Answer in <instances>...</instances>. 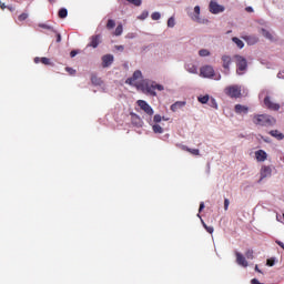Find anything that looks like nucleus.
Wrapping results in <instances>:
<instances>
[{
    "instance_id": "20",
    "label": "nucleus",
    "mask_w": 284,
    "mask_h": 284,
    "mask_svg": "<svg viewBox=\"0 0 284 284\" xmlns=\"http://www.w3.org/2000/svg\"><path fill=\"white\" fill-rule=\"evenodd\" d=\"M182 150L190 153L193 156H199L200 155L199 149H191V148H187V146L183 145Z\"/></svg>"
},
{
    "instance_id": "22",
    "label": "nucleus",
    "mask_w": 284,
    "mask_h": 284,
    "mask_svg": "<svg viewBox=\"0 0 284 284\" xmlns=\"http://www.w3.org/2000/svg\"><path fill=\"white\" fill-rule=\"evenodd\" d=\"M151 131H153L154 134H162V133H164V129H162V126L159 125V124L151 125Z\"/></svg>"
},
{
    "instance_id": "23",
    "label": "nucleus",
    "mask_w": 284,
    "mask_h": 284,
    "mask_svg": "<svg viewBox=\"0 0 284 284\" xmlns=\"http://www.w3.org/2000/svg\"><path fill=\"white\" fill-rule=\"evenodd\" d=\"M211 100H214L213 98H209V95H201L199 97V103L206 104L210 103Z\"/></svg>"
},
{
    "instance_id": "56",
    "label": "nucleus",
    "mask_w": 284,
    "mask_h": 284,
    "mask_svg": "<svg viewBox=\"0 0 284 284\" xmlns=\"http://www.w3.org/2000/svg\"><path fill=\"white\" fill-rule=\"evenodd\" d=\"M214 80H216V81H217V80H219V75H217Z\"/></svg>"
},
{
    "instance_id": "24",
    "label": "nucleus",
    "mask_w": 284,
    "mask_h": 284,
    "mask_svg": "<svg viewBox=\"0 0 284 284\" xmlns=\"http://www.w3.org/2000/svg\"><path fill=\"white\" fill-rule=\"evenodd\" d=\"M193 12L195 13V16H193V21H199V14L201 13V8L199 6H195L193 8Z\"/></svg>"
},
{
    "instance_id": "54",
    "label": "nucleus",
    "mask_w": 284,
    "mask_h": 284,
    "mask_svg": "<svg viewBox=\"0 0 284 284\" xmlns=\"http://www.w3.org/2000/svg\"><path fill=\"white\" fill-rule=\"evenodd\" d=\"M256 272L261 273V270L258 268V266H256Z\"/></svg>"
},
{
    "instance_id": "8",
    "label": "nucleus",
    "mask_w": 284,
    "mask_h": 284,
    "mask_svg": "<svg viewBox=\"0 0 284 284\" xmlns=\"http://www.w3.org/2000/svg\"><path fill=\"white\" fill-rule=\"evenodd\" d=\"M264 106L268 111H280V104L272 102V99H270L268 97L264 98Z\"/></svg>"
},
{
    "instance_id": "29",
    "label": "nucleus",
    "mask_w": 284,
    "mask_h": 284,
    "mask_svg": "<svg viewBox=\"0 0 284 284\" xmlns=\"http://www.w3.org/2000/svg\"><path fill=\"white\" fill-rule=\"evenodd\" d=\"M162 16L159 14V12H154V13H151V20L153 21H159V19H161Z\"/></svg>"
},
{
    "instance_id": "41",
    "label": "nucleus",
    "mask_w": 284,
    "mask_h": 284,
    "mask_svg": "<svg viewBox=\"0 0 284 284\" xmlns=\"http://www.w3.org/2000/svg\"><path fill=\"white\" fill-rule=\"evenodd\" d=\"M168 27H169V28H173V27H174V18H170V19L168 20Z\"/></svg>"
},
{
    "instance_id": "28",
    "label": "nucleus",
    "mask_w": 284,
    "mask_h": 284,
    "mask_svg": "<svg viewBox=\"0 0 284 284\" xmlns=\"http://www.w3.org/2000/svg\"><path fill=\"white\" fill-rule=\"evenodd\" d=\"M122 36V24H118L116 28H114V37Z\"/></svg>"
},
{
    "instance_id": "10",
    "label": "nucleus",
    "mask_w": 284,
    "mask_h": 284,
    "mask_svg": "<svg viewBox=\"0 0 284 284\" xmlns=\"http://www.w3.org/2000/svg\"><path fill=\"white\" fill-rule=\"evenodd\" d=\"M247 260L246 257L243 256V254L239 253V252H235V263L237 265H241V267H247Z\"/></svg>"
},
{
    "instance_id": "11",
    "label": "nucleus",
    "mask_w": 284,
    "mask_h": 284,
    "mask_svg": "<svg viewBox=\"0 0 284 284\" xmlns=\"http://www.w3.org/2000/svg\"><path fill=\"white\" fill-rule=\"evenodd\" d=\"M101 43V36H91L90 42L87 47L97 49L99 44Z\"/></svg>"
},
{
    "instance_id": "17",
    "label": "nucleus",
    "mask_w": 284,
    "mask_h": 284,
    "mask_svg": "<svg viewBox=\"0 0 284 284\" xmlns=\"http://www.w3.org/2000/svg\"><path fill=\"white\" fill-rule=\"evenodd\" d=\"M268 135H271L274 139H277V141L284 140V134L280 133L277 130L268 131Z\"/></svg>"
},
{
    "instance_id": "19",
    "label": "nucleus",
    "mask_w": 284,
    "mask_h": 284,
    "mask_svg": "<svg viewBox=\"0 0 284 284\" xmlns=\"http://www.w3.org/2000/svg\"><path fill=\"white\" fill-rule=\"evenodd\" d=\"M235 114H247V106L235 104Z\"/></svg>"
},
{
    "instance_id": "50",
    "label": "nucleus",
    "mask_w": 284,
    "mask_h": 284,
    "mask_svg": "<svg viewBox=\"0 0 284 284\" xmlns=\"http://www.w3.org/2000/svg\"><path fill=\"white\" fill-rule=\"evenodd\" d=\"M245 12H248V13L253 12V8L246 7V8H245Z\"/></svg>"
},
{
    "instance_id": "18",
    "label": "nucleus",
    "mask_w": 284,
    "mask_h": 284,
    "mask_svg": "<svg viewBox=\"0 0 284 284\" xmlns=\"http://www.w3.org/2000/svg\"><path fill=\"white\" fill-rule=\"evenodd\" d=\"M255 155H256V161L257 162L266 161V152L264 150L256 151Z\"/></svg>"
},
{
    "instance_id": "3",
    "label": "nucleus",
    "mask_w": 284,
    "mask_h": 284,
    "mask_svg": "<svg viewBox=\"0 0 284 284\" xmlns=\"http://www.w3.org/2000/svg\"><path fill=\"white\" fill-rule=\"evenodd\" d=\"M224 94H226L230 99H240V87L230 85L224 88Z\"/></svg>"
},
{
    "instance_id": "21",
    "label": "nucleus",
    "mask_w": 284,
    "mask_h": 284,
    "mask_svg": "<svg viewBox=\"0 0 284 284\" xmlns=\"http://www.w3.org/2000/svg\"><path fill=\"white\" fill-rule=\"evenodd\" d=\"M261 36H263L268 41H274V37L272 36V33L265 29H261Z\"/></svg>"
},
{
    "instance_id": "36",
    "label": "nucleus",
    "mask_w": 284,
    "mask_h": 284,
    "mask_svg": "<svg viewBox=\"0 0 284 284\" xmlns=\"http://www.w3.org/2000/svg\"><path fill=\"white\" fill-rule=\"evenodd\" d=\"M39 28L44 29V30H49V31H51V32H54V30L52 29V27H49V26H47V24H39Z\"/></svg>"
},
{
    "instance_id": "39",
    "label": "nucleus",
    "mask_w": 284,
    "mask_h": 284,
    "mask_svg": "<svg viewBox=\"0 0 284 284\" xmlns=\"http://www.w3.org/2000/svg\"><path fill=\"white\" fill-rule=\"evenodd\" d=\"M148 17H149V12L143 11V12L141 13V16L139 17V19H140V20H145V18H148Z\"/></svg>"
},
{
    "instance_id": "38",
    "label": "nucleus",
    "mask_w": 284,
    "mask_h": 284,
    "mask_svg": "<svg viewBox=\"0 0 284 284\" xmlns=\"http://www.w3.org/2000/svg\"><path fill=\"white\" fill-rule=\"evenodd\" d=\"M163 120H162V115H154V123H161Z\"/></svg>"
},
{
    "instance_id": "45",
    "label": "nucleus",
    "mask_w": 284,
    "mask_h": 284,
    "mask_svg": "<svg viewBox=\"0 0 284 284\" xmlns=\"http://www.w3.org/2000/svg\"><path fill=\"white\" fill-rule=\"evenodd\" d=\"M114 50L122 52L123 50H125V48L122 45H114Z\"/></svg>"
},
{
    "instance_id": "49",
    "label": "nucleus",
    "mask_w": 284,
    "mask_h": 284,
    "mask_svg": "<svg viewBox=\"0 0 284 284\" xmlns=\"http://www.w3.org/2000/svg\"><path fill=\"white\" fill-rule=\"evenodd\" d=\"M251 284H261V282H258V280H256V278H253V280H251Z\"/></svg>"
},
{
    "instance_id": "1",
    "label": "nucleus",
    "mask_w": 284,
    "mask_h": 284,
    "mask_svg": "<svg viewBox=\"0 0 284 284\" xmlns=\"http://www.w3.org/2000/svg\"><path fill=\"white\" fill-rule=\"evenodd\" d=\"M142 79V74L141 71L136 70L133 72V77L128 78L125 80V84L128 85H133L138 89H141V91L149 93L151 97H156V92L155 91H164V87H162L161 84L158 83H138L135 81L141 80Z\"/></svg>"
},
{
    "instance_id": "53",
    "label": "nucleus",
    "mask_w": 284,
    "mask_h": 284,
    "mask_svg": "<svg viewBox=\"0 0 284 284\" xmlns=\"http://www.w3.org/2000/svg\"><path fill=\"white\" fill-rule=\"evenodd\" d=\"M4 9L10 10L11 12L14 10V9H12V7H7V8H4Z\"/></svg>"
},
{
    "instance_id": "37",
    "label": "nucleus",
    "mask_w": 284,
    "mask_h": 284,
    "mask_svg": "<svg viewBox=\"0 0 284 284\" xmlns=\"http://www.w3.org/2000/svg\"><path fill=\"white\" fill-rule=\"evenodd\" d=\"M91 83L99 85V78H97V75H91Z\"/></svg>"
},
{
    "instance_id": "55",
    "label": "nucleus",
    "mask_w": 284,
    "mask_h": 284,
    "mask_svg": "<svg viewBox=\"0 0 284 284\" xmlns=\"http://www.w3.org/2000/svg\"><path fill=\"white\" fill-rule=\"evenodd\" d=\"M162 121H166V118L162 116Z\"/></svg>"
},
{
    "instance_id": "13",
    "label": "nucleus",
    "mask_w": 284,
    "mask_h": 284,
    "mask_svg": "<svg viewBox=\"0 0 284 284\" xmlns=\"http://www.w3.org/2000/svg\"><path fill=\"white\" fill-rule=\"evenodd\" d=\"M243 40L245 43H248V45H254L258 43V38L256 36H245L243 37Z\"/></svg>"
},
{
    "instance_id": "30",
    "label": "nucleus",
    "mask_w": 284,
    "mask_h": 284,
    "mask_svg": "<svg viewBox=\"0 0 284 284\" xmlns=\"http://www.w3.org/2000/svg\"><path fill=\"white\" fill-rule=\"evenodd\" d=\"M114 29V20H106V30Z\"/></svg>"
},
{
    "instance_id": "9",
    "label": "nucleus",
    "mask_w": 284,
    "mask_h": 284,
    "mask_svg": "<svg viewBox=\"0 0 284 284\" xmlns=\"http://www.w3.org/2000/svg\"><path fill=\"white\" fill-rule=\"evenodd\" d=\"M201 77L210 79L214 77V68H211L210 65L201 67Z\"/></svg>"
},
{
    "instance_id": "47",
    "label": "nucleus",
    "mask_w": 284,
    "mask_h": 284,
    "mask_svg": "<svg viewBox=\"0 0 284 284\" xmlns=\"http://www.w3.org/2000/svg\"><path fill=\"white\" fill-rule=\"evenodd\" d=\"M275 244L280 245V247L284 251V243L280 242V241H275Z\"/></svg>"
},
{
    "instance_id": "7",
    "label": "nucleus",
    "mask_w": 284,
    "mask_h": 284,
    "mask_svg": "<svg viewBox=\"0 0 284 284\" xmlns=\"http://www.w3.org/2000/svg\"><path fill=\"white\" fill-rule=\"evenodd\" d=\"M258 175H260L258 182L264 181V179L272 176V168L266 165L261 166Z\"/></svg>"
},
{
    "instance_id": "32",
    "label": "nucleus",
    "mask_w": 284,
    "mask_h": 284,
    "mask_svg": "<svg viewBox=\"0 0 284 284\" xmlns=\"http://www.w3.org/2000/svg\"><path fill=\"white\" fill-rule=\"evenodd\" d=\"M244 258L253 260V251L248 250L245 251V256L243 255Z\"/></svg>"
},
{
    "instance_id": "15",
    "label": "nucleus",
    "mask_w": 284,
    "mask_h": 284,
    "mask_svg": "<svg viewBox=\"0 0 284 284\" xmlns=\"http://www.w3.org/2000/svg\"><path fill=\"white\" fill-rule=\"evenodd\" d=\"M33 63L36 64H44V65H51L52 62L49 61V58H33Z\"/></svg>"
},
{
    "instance_id": "2",
    "label": "nucleus",
    "mask_w": 284,
    "mask_h": 284,
    "mask_svg": "<svg viewBox=\"0 0 284 284\" xmlns=\"http://www.w3.org/2000/svg\"><path fill=\"white\" fill-rule=\"evenodd\" d=\"M251 118L253 125L261 128H272L275 123L274 118L268 114H253Z\"/></svg>"
},
{
    "instance_id": "16",
    "label": "nucleus",
    "mask_w": 284,
    "mask_h": 284,
    "mask_svg": "<svg viewBox=\"0 0 284 284\" xmlns=\"http://www.w3.org/2000/svg\"><path fill=\"white\" fill-rule=\"evenodd\" d=\"M232 62L230 55H222V68H224V70H229L230 69V63Z\"/></svg>"
},
{
    "instance_id": "51",
    "label": "nucleus",
    "mask_w": 284,
    "mask_h": 284,
    "mask_svg": "<svg viewBox=\"0 0 284 284\" xmlns=\"http://www.w3.org/2000/svg\"><path fill=\"white\" fill-rule=\"evenodd\" d=\"M55 40H58V43H60V41L62 40L60 33H58V38H55Z\"/></svg>"
},
{
    "instance_id": "58",
    "label": "nucleus",
    "mask_w": 284,
    "mask_h": 284,
    "mask_svg": "<svg viewBox=\"0 0 284 284\" xmlns=\"http://www.w3.org/2000/svg\"><path fill=\"white\" fill-rule=\"evenodd\" d=\"M54 0H49V2H53Z\"/></svg>"
},
{
    "instance_id": "46",
    "label": "nucleus",
    "mask_w": 284,
    "mask_h": 284,
    "mask_svg": "<svg viewBox=\"0 0 284 284\" xmlns=\"http://www.w3.org/2000/svg\"><path fill=\"white\" fill-rule=\"evenodd\" d=\"M203 209H205V205H203V202H201V204H199V213H201Z\"/></svg>"
},
{
    "instance_id": "25",
    "label": "nucleus",
    "mask_w": 284,
    "mask_h": 284,
    "mask_svg": "<svg viewBox=\"0 0 284 284\" xmlns=\"http://www.w3.org/2000/svg\"><path fill=\"white\" fill-rule=\"evenodd\" d=\"M186 71H187V73H191V74L199 73V69H196L195 65H193V64L187 65Z\"/></svg>"
},
{
    "instance_id": "48",
    "label": "nucleus",
    "mask_w": 284,
    "mask_h": 284,
    "mask_svg": "<svg viewBox=\"0 0 284 284\" xmlns=\"http://www.w3.org/2000/svg\"><path fill=\"white\" fill-rule=\"evenodd\" d=\"M77 54H78L77 51H70V58H75Z\"/></svg>"
},
{
    "instance_id": "5",
    "label": "nucleus",
    "mask_w": 284,
    "mask_h": 284,
    "mask_svg": "<svg viewBox=\"0 0 284 284\" xmlns=\"http://www.w3.org/2000/svg\"><path fill=\"white\" fill-rule=\"evenodd\" d=\"M209 12L212 14H219L224 12V7L216 3V1L212 0L209 2Z\"/></svg>"
},
{
    "instance_id": "43",
    "label": "nucleus",
    "mask_w": 284,
    "mask_h": 284,
    "mask_svg": "<svg viewBox=\"0 0 284 284\" xmlns=\"http://www.w3.org/2000/svg\"><path fill=\"white\" fill-rule=\"evenodd\" d=\"M204 229L206 230V232H207L209 234L214 233V227L206 226V224H204Z\"/></svg>"
},
{
    "instance_id": "31",
    "label": "nucleus",
    "mask_w": 284,
    "mask_h": 284,
    "mask_svg": "<svg viewBox=\"0 0 284 284\" xmlns=\"http://www.w3.org/2000/svg\"><path fill=\"white\" fill-rule=\"evenodd\" d=\"M128 3H131L132 6L135 7H141V0H125Z\"/></svg>"
},
{
    "instance_id": "12",
    "label": "nucleus",
    "mask_w": 284,
    "mask_h": 284,
    "mask_svg": "<svg viewBox=\"0 0 284 284\" xmlns=\"http://www.w3.org/2000/svg\"><path fill=\"white\" fill-rule=\"evenodd\" d=\"M113 61L114 58L112 57V54L102 55V68H110Z\"/></svg>"
},
{
    "instance_id": "57",
    "label": "nucleus",
    "mask_w": 284,
    "mask_h": 284,
    "mask_svg": "<svg viewBox=\"0 0 284 284\" xmlns=\"http://www.w3.org/2000/svg\"><path fill=\"white\" fill-rule=\"evenodd\" d=\"M282 219H284V213H282Z\"/></svg>"
},
{
    "instance_id": "6",
    "label": "nucleus",
    "mask_w": 284,
    "mask_h": 284,
    "mask_svg": "<svg viewBox=\"0 0 284 284\" xmlns=\"http://www.w3.org/2000/svg\"><path fill=\"white\" fill-rule=\"evenodd\" d=\"M235 61L237 65V74H242V72L247 68V62L245 61V58L241 55H235Z\"/></svg>"
},
{
    "instance_id": "40",
    "label": "nucleus",
    "mask_w": 284,
    "mask_h": 284,
    "mask_svg": "<svg viewBox=\"0 0 284 284\" xmlns=\"http://www.w3.org/2000/svg\"><path fill=\"white\" fill-rule=\"evenodd\" d=\"M266 266H268V267L274 266V258L266 260Z\"/></svg>"
},
{
    "instance_id": "27",
    "label": "nucleus",
    "mask_w": 284,
    "mask_h": 284,
    "mask_svg": "<svg viewBox=\"0 0 284 284\" xmlns=\"http://www.w3.org/2000/svg\"><path fill=\"white\" fill-rule=\"evenodd\" d=\"M58 17L60 19H64L68 17V9H60V11H58Z\"/></svg>"
},
{
    "instance_id": "44",
    "label": "nucleus",
    "mask_w": 284,
    "mask_h": 284,
    "mask_svg": "<svg viewBox=\"0 0 284 284\" xmlns=\"http://www.w3.org/2000/svg\"><path fill=\"white\" fill-rule=\"evenodd\" d=\"M229 207H230V200L224 199V211H227Z\"/></svg>"
},
{
    "instance_id": "33",
    "label": "nucleus",
    "mask_w": 284,
    "mask_h": 284,
    "mask_svg": "<svg viewBox=\"0 0 284 284\" xmlns=\"http://www.w3.org/2000/svg\"><path fill=\"white\" fill-rule=\"evenodd\" d=\"M199 57H209V50L206 49H201L199 51Z\"/></svg>"
},
{
    "instance_id": "4",
    "label": "nucleus",
    "mask_w": 284,
    "mask_h": 284,
    "mask_svg": "<svg viewBox=\"0 0 284 284\" xmlns=\"http://www.w3.org/2000/svg\"><path fill=\"white\" fill-rule=\"evenodd\" d=\"M135 104L139 105L141 111H143V113H145L146 115H149V116L154 115V110L151 109L149 103H146L145 101L139 100V101L135 102Z\"/></svg>"
},
{
    "instance_id": "35",
    "label": "nucleus",
    "mask_w": 284,
    "mask_h": 284,
    "mask_svg": "<svg viewBox=\"0 0 284 284\" xmlns=\"http://www.w3.org/2000/svg\"><path fill=\"white\" fill-rule=\"evenodd\" d=\"M26 19H28V14H26V13H21L18 16V21L23 22V21H26Z\"/></svg>"
},
{
    "instance_id": "14",
    "label": "nucleus",
    "mask_w": 284,
    "mask_h": 284,
    "mask_svg": "<svg viewBox=\"0 0 284 284\" xmlns=\"http://www.w3.org/2000/svg\"><path fill=\"white\" fill-rule=\"evenodd\" d=\"M184 106H185V102L179 101V102L173 103V104L170 106V110H171L172 112H178V110L183 109Z\"/></svg>"
},
{
    "instance_id": "52",
    "label": "nucleus",
    "mask_w": 284,
    "mask_h": 284,
    "mask_svg": "<svg viewBox=\"0 0 284 284\" xmlns=\"http://www.w3.org/2000/svg\"><path fill=\"white\" fill-rule=\"evenodd\" d=\"M4 8H8L4 6V3L0 2V9L4 10Z\"/></svg>"
},
{
    "instance_id": "42",
    "label": "nucleus",
    "mask_w": 284,
    "mask_h": 284,
    "mask_svg": "<svg viewBox=\"0 0 284 284\" xmlns=\"http://www.w3.org/2000/svg\"><path fill=\"white\" fill-rule=\"evenodd\" d=\"M209 103V106L212 108V109H216V101L214 99H212L211 102H207Z\"/></svg>"
},
{
    "instance_id": "26",
    "label": "nucleus",
    "mask_w": 284,
    "mask_h": 284,
    "mask_svg": "<svg viewBox=\"0 0 284 284\" xmlns=\"http://www.w3.org/2000/svg\"><path fill=\"white\" fill-rule=\"evenodd\" d=\"M233 43H235L237 49H243V47H244L243 40H240L236 37H233Z\"/></svg>"
},
{
    "instance_id": "34",
    "label": "nucleus",
    "mask_w": 284,
    "mask_h": 284,
    "mask_svg": "<svg viewBox=\"0 0 284 284\" xmlns=\"http://www.w3.org/2000/svg\"><path fill=\"white\" fill-rule=\"evenodd\" d=\"M65 72H68L70 77L75 75V70L70 67H65Z\"/></svg>"
}]
</instances>
